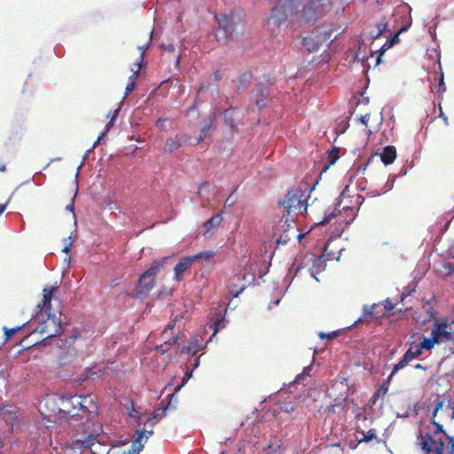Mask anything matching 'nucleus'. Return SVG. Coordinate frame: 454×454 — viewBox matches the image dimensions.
<instances>
[{"label": "nucleus", "instance_id": "f257e3e1", "mask_svg": "<svg viewBox=\"0 0 454 454\" xmlns=\"http://www.w3.org/2000/svg\"><path fill=\"white\" fill-rule=\"evenodd\" d=\"M58 289V286L45 287L43 289L42 303L37 305L39 311L33 317L31 322L37 326L32 333H40L43 340L55 337L61 333L62 326L60 311H51L52 294Z\"/></svg>", "mask_w": 454, "mask_h": 454}, {"label": "nucleus", "instance_id": "f03ea898", "mask_svg": "<svg viewBox=\"0 0 454 454\" xmlns=\"http://www.w3.org/2000/svg\"><path fill=\"white\" fill-rule=\"evenodd\" d=\"M300 0H279L264 22L266 30L276 36L289 25H301L298 18Z\"/></svg>", "mask_w": 454, "mask_h": 454}, {"label": "nucleus", "instance_id": "7ed1b4c3", "mask_svg": "<svg viewBox=\"0 0 454 454\" xmlns=\"http://www.w3.org/2000/svg\"><path fill=\"white\" fill-rule=\"evenodd\" d=\"M218 27L215 39L218 43H227L234 33L243 28V16L240 12L232 11L229 14L220 13L215 16Z\"/></svg>", "mask_w": 454, "mask_h": 454}, {"label": "nucleus", "instance_id": "20e7f679", "mask_svg": "<svg viewBox=\"0 0 454 454\" xmlns=\"http://www.w3.org/2000/svg\"><path fill=\"white\" fill-rule=\"evenodd\" d=\"M332 0H300L298 18L301 24L316 21L332 9Z\"/></svg>", "mask_w": 454, "mask_h": 454}, {"label": "nucleus", "instance_id": "39448f33", "mask_svg": "<svg viewBox=\"0 0 454 454\" xmlns=\"http://www.w3.org/2000/svg\"><path fill=\"white\" fill-rule=\"evenodd\" d=\"M308 196L306 190H290L278 203L284 207L287 215H304L308 208Z\"/></svg>", "mask_w": 454, "mask_h": 454}, {"label": "nucleus", "instance_id": "423d86ee", "mask_svg": "<svg viewBox=\"0 0 454 454\" xmlns=\"http://www.w3.org/2000/svg\"><path fill=\"white\" fill-rule=\"evenodd\" d=\"M454 321L449 322L447 318L436 319L433 323L431 335L434 337L437 344H445L450 354H454Z\"/></svg>", "mask_w": 454, "mask_h": 454}, {"label": "nucleus", "instance_id": "0eeeda50", "mask_svg": "<svg viewBox=\"0 0 454 454\" xmlns=\"http://www.w3.org/2000/svg\"><path fill=\"white\" fill-rule=\"evenodd\" d=\"M63 405L64 408L59 411H63L72 418H82L88 412H92L91 408H96L90 395H72L63 402Z\"/></svg>", "mask_w": 454, "mask_h": 454}, {"label": "nucleus", "instance_id": "6e6552de", "mask_svg": "<svg viewBox=\"0 0 454 454\" xmlns=\"http://www.w3.org/2000/svg\"><path fill=\"white\" fill-rule=\"evenodd\" d=\"M18 426V416L16 412L0 408V435H8L14 432Z\"/></svg>", "mask_w": 454, "mask_h": 454}, {"label": "nucleus", "instance_id": "1a4fd4ad", "mask_svg": "<svg viewBox=\"0 0 454 454\" xmlns=\"http://www.w3.org/2000/svg\"><path fill=\"white\" fill-rule=\"evenodd\" d=\"M335 31V27L333 24L325 23L321 26L315 27L311 32L317 37L318 42L322 44H326L328 42H333L337 38L335 35L332 38L333 33Z\"/></svg>", "mask_w": 454, "mask_h": 454}, {"label": "nucleus", "instance_id": "9d476101", "mask_svg": "<svg viewBox=\"0 0 454 454\" xmlns=\"http://www.w3.org/2000/svg\"><path fill=\"white\" fill-rule=\"evenodd\" d=\"M156 278L144 272L138 279L136 289L137 296H145L155 286Z\"/></svg>", "mask_w": 454, "mask_h": 454}, {"label": "nucleus", "instance_id": "9b49d317", "mask_svg": "<svg viewBox=\"0 0 454 454\" xmlns=\"http://www.w3.org/2000/svg\"><path fill=\"white\" fill-rule=\"evenodd\" d=\"M175 324L176 322L172 321L170 318V321L167 325L165 330L162 332V339L164 340V343L156 347V349L161 354L168 352L169 348L175 345L177 341L176 336L168 337V331H171L175 327Z\"/></svg>", "mask_w": 454, "mask_h": 454}, {"label": "nucleus", "instance_id": "f8f14e48", "mask_svg": "<svg viewBox=\"0 0 454 454\" xmlns=\"http://www.w3.org/2000/svg\"><path fill=\"white\" fill-rule=\"evenodd\" d=\"M194 261L192 256L182 258L174 268L175 279L177 282L183 280L184 273L191 268Z\"/></svg>", "mask_w": 454, "mask_h": 454}, {"label": "nucleus", "instance_id": "ddd939ff", "mask_svg": "<svg viewBox=\"0 0 454 454\" xmlns=\"http://www.w3.org/2000/svg\"><path fill=\"white\" fill-rule=\"evenodd\" d=\"M223 221V217L221 214H215L211 218L207 220L204 223L205 232L203 233L204 237L209 238L211 235L218 229L221 223Z\"/></svg>", "mask_w": 454, "mask_h": 454}, {"label": "nucleus", "instance_id": "4468645a", "mask_svg": "<svg viewBox=\"0 0 454 454\" xmlns=\"http://www.w3.org/2000/svg\"><path fill=\"white\" fill-rule=\"evenodd\" d=\"M170 258L171 257H169V256H165V257L154 260L151 263L148 270H146L145 272L147 273L148 275L155 278L156 275L160 271V270L166 266V264L168 263V262Z\"/></svg>", "mask_w": 454, "mask_h": 454}, {"label": "nucleus", "instance_id": "2eb2a0df", "mask_svg": "<svg viewBox=\"0 0 454 454\" xmlns=\"http://www.w3.org/2000/svg\"><path fill=\"white\" fill-rule=\"evenodd\" d=\"M387 30V22L383 19L381 21L378 22L374 28L371 29L367 33L366 38L371 41H374L379 38L384 32Z\"/></svg>", "mask_w": 454, "mask_h": 454}, {"label": "nucleus", "instance_id": "dca6fc26", "mask_svg": "<svg viewBox=\"0 0 454 454\" xmlns=\"http://www.w3.org/2000/svg\"><path fill=\"white\" fill-rule=\"evenodd\" d=\"M416 357L414 356L412 350L408 348V350L403 354V356L400 358L397 364H395L393 367V373H397L398 371L405 368L410 364L411 361H413Z\"/></svg>", "mask_w": 454, "mask_h": 454}, {"label": "nucleus", "instance_id": "f3484780", "mask_svg": "<svg viewBox=\"0 0 454 454\" xmlns=\"http://www.w3.org/2000/svg\"><path fill=\"white\" fill-rule=\"evenodd\" d=\"M303 46L309 52H313L317 51L322 46V44L311 32L309 35L303 38Z\"/></svg>", "mask_w": 454, "mask_h": 454}, {"label": "nucleus", "instance_id": "a211bd4d", "mask_svg": "<svg viewBox=\"0 0 454 454\" xmlns=\"http://www.w3.org/2000/svg\"><path fill=\"white\" fill-rule=\"evenodd\" d=\"M380 158L385 165L392 164L396 158L395 147L393 145L385 146Z\"/></svg>", "mask_w": 454, "mask_h": 454}, {"label": "nucleus", "instance_id": "6ab92c4d", "mask_svg": "<svg viewBox=\"0 0 454 454\" xmlns=\"http://www.w3.org/2000/svg\"><path fill=\"white\" fill-rule=\"evenodd\" d=\"M267 97H268L267 89L262 84L258 85L256 88V98H255V104H256L258 109H262L266 106Z\"/></svg>", "mask_w": 454, "mask_h": 454}, {"label": "nucleus", "instance_id": "aec40b11", "mask_svg": "<svg viewBox=\"0 0 454 454\" xmlns=\"http://www.w3.org/2000/svg\"><path fill=\"white\" fill-rule=\"evenodd\" d=\"M444 404V400L442 399H440V398H437L436 402H435V405H434V411H433V417H432V424H434L435 426V429L434 431V434H439V433H445L443 431V427L442 424H440L439 422H436L434 420V417L436 416V413L438 412V411L440 409L442 408Z\"/></svg>", "mask_w": 454, "mask_h": 454}, {"label": "nucleus", "instance_id": "412c9836", "mask_svg": "<svg viewBox=\"0 0 454 454\" xmlns=\"http://www.w3.org/2000/svg\"><path fill=\"white\" fill-rule=\"evenodd\" d=\"M215 120H216V116L215 114L208 115L207 118H205L203 120L202 126H201V134L202 135L198 139L199 143L200 141H202L204 139V137L207 136V133L213 127L214 123L215 122Z\"/></svg>", "mask_w": 454, "mask_h": 454}, {"label": "nucleus", "instance_id": "4be33fe9", "mask_svg": "<svg viewBox=\"0 0 454 454\" xmlns=\"http://www.w3.org/2000/svg\"><path fill=\"white\" fill-rule=\"evenodd\" d=\"M223 320L224 316H222L221 310L215 313V316L211 318L209 323V328L214 329V334H215L220 329L224 327Z\"/></svg>", "mask_w": 454, "mask_h": 454}, {"label": "nucleus", "instance_id": "5701e85b", "mask_svg": "<svg viewBox=\"0 0 454 454\" xmlns=\"http://www.w3.org/2000/svg\"><path fill=\"white\" fill-rule=\"evenodd\" d=\"M76 443L81 448H90L91 450V452L95 454V450L92 449L93 446H95L98 442L97 437L94 434H89L87 435L83 440L78 439L76 440Z\"/></svg>", "mask_w": 454, "mask_h": 454}, {"label": "nucleus", "instance_id": "b1692460", "mask_svg": "<svg viewBox=\"0 0 454 454\" xmlns=\"http://www.w3.org/2000/svg\"><path fill=\"white\" fill-rule=\"evenodd\" d=\"M137 69L134 74L129 77L130 82L128 83L125 89V93L123 98H125L131 91H133L136 88V80L139 74L141 69V64L136 63Z\"/></svg>", "mask_w": 454, "mask_h": 454}, {"label": "nucleus", "instance_id": "393cba45", "mask_svg": "<svg viewBox=\"0 0 454 454\" xmlns=\"http://www.w3.org/2000/svg\"><path fill=\"white\" fill-rule=\"evenodd\" d=\"M419 439H423V441L420 442L421 449L427 451V454H429L430 452H434V440L430 434H427V437L424 439L422 434H419L418 436Z\"/></svg>", "mask_w": 454, "mask_h": 454}, {"label": "nucleus", "instance_id": "a878e982", "mask_svg": "<svg viewBox=\"0 0 454 454\" xmlns=\"http://www.w3.org/2000/svg\"><path fill=\"white\" fill-rule=\"evenodd\" d=\"M356 432L360 433L362 434V437L360 439H357L358 443L369 442L372 440H378V437H377V434H376V432L374 429H370L367 432L356 430Z\"/></svg>", "mask_w": 454, "mask_h": 454}, {"label": "nucleus", "instance_id": "bb28decb", "mask_svg": "<svg viewBox=\"0 0 454 454\" xmlns=\"http://www.w3.org/2000/svg\"><path fill=\"white\" fill-rule=\"evenodd\" d=\"M120 109H116L114 113V115L111 119V121L106 125V129L104 132L101 133V135L98 137L97 141L93 145V148H95L100 142V140L106 135V133L109 131V129L113 127L114 120L117 118L119 114Z\"/></svg>", "mask_w": 454, "mask_h": 454}, {"label": "nucleus", "instance_id": "cd10ccee", "mask_svg": "<svg viewBox=\"0 0 454 454\" xmlns=\"http://www.w3.org/2000/svg\"><path fill=\"white\" fill-rule=\"evenodd\" d=\"M377 305L376 304H372V306H367V305H364L363 307V314H362V317H359L356 321H355V325L358 324L359 322H361L363 319H366L367 317H373L374 314H375V309H376Z\"/></svg>", "mask_w": 454, "mask_h": 454}, {"label": "nucleus", "instance_id": "c85d7f7f", "mask_svg": "<svg viewBox=\"0 0 454 454\" xmlns=\"http://www.w3.org/2000/svg\"><path fill=\"white\" fill-rule=\"evenodd\" d=\"M342 210H343V213L345 215H347V216L348 217V218L344 219L345 223L348 224L351 222H353V220L355 219V217L356 215L357 208H356L354 207L345 206V207H343Z\"/></svg>", "mask_w": 454, "mask_h": 454}, {"label": "nucleus", "instance_id": "c756f323", "mask_svg": "<svg viewBox=\"0 0 454 454\" xmlns=\"http://www.w3.org/2000/svg\"><path fill=\"white\" fill-rule=\"evenodd\" d=\"M387 391H388V387L386 386V384H381V386L378 388V390L372 394L370 402L372 404H375L377 400L380 398V395L384 396Z\"/></svg>", "mask_w": 454, "mask_h": 454}, {"label": "nucleus", "instance_id": "7c9ffc66", "mask_svg": "<svg viewBox=\"0 0 454 454\" xmlns=\"http://www.w3.org/2000/svg\"><path fill=\"white\" fill-rule=\"evenodd\" d=\"M180 146H181V144H180L179 141H177L176 139H173V138H168L166 141V144H165V146H164V151L166 153H170L173 151L178 149Z\"/></svg>", "mask_w": 454, "mask_h": 454}, {"label": "nucleus", "instance_id": "2f4dec72", "mask_svg": "<svg viewBox=\"0 0 454 454\" xmlns=\"http://www.w3.org/2000/svg\"><path fill=\"white\" fill-rule=\"evenodd\" d=\"M437 344L434 336L430 338H423L422 341L419 344L422 349L431 350L434 345Z\"/></svg>", "mask_w": 454, "mask_h": 454}, {"label": "nucleus", "instance_id": "473e14b6", "mask_svg": "<svg viewBox=\"0 0 454 454\" xmlns=\"http://www.w3.org/2000/svg\"><path fill=\"white\" fill-rule=\"evenodd\" d=\"M215 255V251H213V250H207V251H203V252H200V253H198V254L192 255V258L195 262V261H197L199 259L209 260V259L213 258Z\"/></svg>", "mask_w": 454, "mask_h": 454}, {"label": "nucleus", "instance_id": "72a5a7b5", "mask_svg": "<svg viewBox=\"0 0 454 454\" xmlns=\"http://www.w3.org/2000/svg\"><path fill=\"white\" fill-rule=\"evenodd\" d=\"M251 74H243L239 78V85L238 90H245L247 85L250 82Z\"/></svg>", "mask_w": 454, "mask_h": 454}, {"label": "nucleus", "instance_id": "f704fd0d", "mask_svg": "<svg viewBox=\"0 0 454 454\" xmlns=\"http://www.w3.org/2000/svg\"><path fill=\"white\" fill-rule=\"evenodd\" d=\"M223 114H224L225 124L230 126L231 129L233 130L235 129V125H234V121L232 118V110L228 109L223 113Z\"/></svg>", "mask_w": 454, "mask_h": 454}, {"label": "nucleus", "instance_id": "c9c22d12", "mask_svg": "<svg viewBox=\"0 0 454 454\" xmlns=\"http://www.w3.org/2000/svg\"><path fill=\"white\" fill-rule=\"evenodd\" d=\"M393 46V44L391 43V42L389 40H387L385 42V43L380 47V49L379 50V55L377 56V64H380V61H381V57L383 56V54L388 50L390 49L391 47Z\"/></svg>", "mask_w": 454, "mask_h": 454}, {"label": "nucleus", "instance_id": "e433bc0d", "mask_svg": "<svg viewBox=\"0 0 454 454\" xmlns=\"http://www.w3.org/2000/svg\"><path fill=\"white\" fill-rule=\"evenodd\" d=\"M236 191H237V188L225 200L224 207H231L237 203L238 198L235 195Z\"/></svg>", "mask_w": 454, "mask_h": 454}, {"label": "nucleus", "instance_id": "4c0bfd02", "mask_svg": "<svg viewBox=\"0 0 454 454\" xmlns=\"http://www.w3.org/2000/svg\"><path fill=\"white\" fill-rule=\"evenodd\" d=\"M25 325H26V324H23L21 326H16V327H12V328L4 327V330L5 339L6 340L10 339L12 335L17 333Z\"/></svg>", "mask_w": 454, "mask_h": 454}, {"label": "nucleus", "instance_id": "58836bf2", "mask_svg": "<svg viewBox=\"0 0 454 454\" xmlns=\"http://www.w3.org/2000/svg\"><path fill=\"white\" fill-rule=\"evenodd\" d=\"M409 348L411 350H412V353L416 358L420 356L423 354V349L421 348H419V345L418 343H416L415 341H412L410 343Z\"/></svg>", "mask_w": 454, "mask_h": 454}, {"label": "nucleus", "instance_id": "ea45409f", "mask_svg": "<svg viewBox=\"0 0 454 454\" xmlns=\"http://www.w3.org/2000/svg\"><path fill=\"white\" fill-rule=\"evenodd\" d=\"M170 403H168L166 406H164L162 409H157L153 413V419H162L166 413L168 409L169 408Z\"/></svg>", "mask_w": 454, "mask_h": 454}, {"label": "nucleus", "instance_id": "a19ab883", "mask_svg": "<svg viewBox=\"0 0 454 454\" xmlns=\"http://www.w3.org/2000/svg\"><path fill=\"white\" fill-rule=\"evenodd\" d=\"M200 337L194 338L192 340V341L190 343V345L188 346L189 352H192L193 354H195L198 351V348L200 347Z\"/></svg>", "mask_w": 454, "mask_h": 454}, {"label": "nucleus", "instance_id": "79ce46f5", "mask_svg": "<svg viewBox=\"0 0 454 454\" xmlns=\"http://www.w3.org/2000/svg\"><path fill=\"white\" fill-rule=\"evenodd\" d=\"M337 213H340V210L334 208L328 215L325 216L324 220L320 223H328L333 218H334L337 215Z\"/></svg>", "mask_w": 454, "mask_h": 454}, {"label": "nucleus", "instance_id": "37998d69", "mask_svg": "<svg viewBox=\"0 0 454 454\" xmlns=\"http://www.w3.org/2000/svg\"><path fill=\"white\" fill-rule=\"evenodd\" d=\"M318 336L322 340H324V339L333 340L338 336V332H332L330 333H325L323 332H320V333H318Z\"/></svg>", "mask_w": 454, "mask_h": 454}, {"label": "nucleus", "instance_id": "c03bdc74", "mask_svg": "<svg viewBox=\"0 0 454 454\" xmlns=\"http://www.w3.org/2000/svg\"><path fill=\"white\" fill-rule=\"evenodd\" d=\"M406 30V27H401L390 39L389 41L391 42V43L394 45L395 43H397L399 42V35L403 32V31H405Z\"/></svg>", "mask_w": 454, "mask_h": 454}, {"label": "nucleus", "instance_id": "a18cd8bd", "mask_svg": "<svg viewBox=\"0 0 454 454\" xmlns=\"http://www.w3.org/2000/svg\"><path fill=\"white\" fill-rule=\"evenodd\" d=\"M54 399L55 397L53 395H46L41 402H40V405L42 406L43 404L46 407L48 405L49 403L51 402H54Z\"/></svg>", "mask_w": 454, "mask_h": 454}, {"label": "nucleus", "instance_id": "49530a36", "mask_svg": "<svg viewBox=\"0 0 454 454\" xmlns=\"http://www.w3.org/2000/svg\"><path fill=\"white\" fill-rule=\"evenodd\" d=\"M212 77L214 81L218 82L223 79V73L221 70H216L213 73Z\"/></svg>", "mask_w": 454, "mask_h": 454}, {"label": "nucleus", "instance_id": "de8ad7c7", "mask_svg": "<svg viewBox=\"0 0 454 454\" xmlns=\"http://www.w3.org/2000/svg\"><path fill=\"white\" fill-rule=\"evenodd\" d=\"M172 289L171 288H163L159 293V297H165V296H170L172 294Z\"/></svg>", "mask_w": 454, "mask_h": 454}, {"label": "nucleus", "instance_id": "09e8293b", "mask_svg": "<svg viewBox=\"0 0 454 454\" xmlns=\"http://www.w3.org/2000/svg\"><path fill=\"white\" fill-rule=\"evenodd\" d=\"M438 86H439V89L437 90V92L444 91L445 90L444 81H443V74H441V76L439 78Z\"/></svg>", "mask_w": 454, "mask_h": 454}, {"label": "nucleus", "instance_id": "8fccbe9b", "mask_svg": "<svg viewBox=\"0 0 454 454\" xmlns=\"http://www.w3.org/2000/svg\"><path fill=\"white\" fill-rule=\"evenodd\" d=\"M168 120L167 119H163V118H160L157 122H156V125L157 127L160 129H165V122L167 121Z\"/></svg>", "mask_w": 454, "mask_h": 454}, {"label": "nucleus", "instance_id": "3c124183", "mask_svg": "<svg viewBox=\"0 0 454 454\" xmlns=\"http://www.w3.org/2000/svg\"><path fill=\"white\" fill-rule=\"evenodd\" d=\"M450 444V454H454V437L453 436H448Z\"/></svg>", "mask_w": 454, "mask_h": 454}, {"label": "nucleus", "instance_id": "603ef678", "mask_svg": "<svg viewBox=\"0 0 454 454\" xmlns=\"http://www.w3.org/2000/svg\"><path fill=\"white\" fill-rule=\"evenodd\" d=\"M184 315L183 313H179V314H176L175 315L174 313H172L170 318L172 319V321L174 322H177V321H180L182 318H183Z\"/></svg>", "mask_w": 454, "mask_h": 454}, {"label": "nucleus", "instance_id": "864d4df0", "mask_svg": "<svg viewBox=\"0 0 454 454\" xmlns=\"http://www.w3.org/2000/svg\"><path fill=\"white\" fill-rule=\"evenodd\" d=\"M161 47L165 50V51H168L169 52H172L175 51V45L172 44V43H168V44H162Z\"/></svg>", "mask_w": 454, "mask_h": 454}, {"label": "nucleus", "instance_id": "5fc2aeb1", "mask_svg": "<svg viewBox=\"0 0 454 454\" xmlns=\"http://www.w3.org/2000/svg\"><path fill=\"white\" fill-rule=\"evenodd\" d=\"M209 82H204L202 83L199 88V92L207 90L209 89Z\"/></svg>", "mask_w": 454, "mask_h": 454}, {"label": "nucleus", "instance_id": "6e6d98bb", "mask_svg": "<svg viewBox=\"0 0 454 454\" xmlns=\"http://www.w3.org/2000/svg\"><path fill=\"white\" fill-rule=\"evenodd\" d=\"M395 373H393V370L391 371L390 374L388 375V377L387 378V380H384V382L382 384H386V386H389L390 384V381L393 378V376L395 375Z\"/></svg>", "mask_w": 454, "mask_h": 454}, {"label": "nucleus", "instance_id": "4d7b16f0", "mask_svg": "<svg viewBox=\"0 0 454 454\" xmlns=\"http://www.w3.org/2000/svg\"><path fill=\"white\" fill-rule=\"evenodd\" d=\"M414 368H415L416 370H422V371H424V372L427 371V369H428V367H427V366H426V365H424V364H415V365H414Z\"/></svg>", "mask_w": 454, "mask_h": 454}, {"label": "nucleus", "instance_id": "13d9d810", "mask_svg": "<svg viewBox=\"0 0 454 454\" xmlns=\"http://www.w3.org/2000/svg\"><path fill=\"white\" fill-rule=\"evenodd\" d=\"M443 267L444 269L448 270V273L454 271V266L452 263H445Z\"/></svg>", "mask_w": 454, "mask_h": 454}, {"label": "nucleus", "instance_id": "bf43d9fd", "mask_svg": "<svg viewBox=\"0 0 454 454\" xmlns=\"http://www.w3.org/2000/svg\"><path fill=\"white\" fill-rule=\"evenodd\" d=\"M145 434L144 437H145V441L146 442V441H147V439H148L151 435H153V429H150V430H145Z\"/></svg>", "mask_w": 454, "mask_h": 454}, {"label": "nucleus", "instance_id": "052dcab7", "mask_svg": "<svg viewBox=\"0 0 454 454\" xmlns=\"http://www.w3.org/2000/svg\"><path fill=\"white\" fill-rule=\"evenodd\" d=\"M360 120H361V122L363 124L367 126V122H368V120H369V115H363Z\"/></svg>", "mask_w": 454, "mask_h": 454}, {"label": "nucleus", "instance_id": "680f3d73", "mask_svg": "<svg viewBox=\"0 0 454 454\" xmlns=\"http://www.w3.org/2000/svg\"><path fill=\"white\" fill-rule=\"evenodd\" d=\"M70 247H71V243H68L67 245H66L64 247V248L62 249V252L65 254H68L70 252Z\"/></svg>", "mask_w": 454, "mask_h": 454}, {"label": "nucleus", "instance_id": "e2e57ef3", "mask_svg": "<svg viewBox=\"0 0 454 454\" xmlns=\"http://www.w3.org/2000/svg\"><path fill=\"white\" fill-rule=\"evenodd\" d=\"M5 446L4 441L2 439V435H0V454L3 453V449Z\"/></svg>", "mask_w": 454, "mask_h": 454}, {"label": "nucleus", "instance_id": "0e129e2a", "mask_svg": "<svg viewBox=\"0 0 454 454\" xmlns=\"http://www.w3.org/2000/svg\"><path fill=\"white\" fill-rule=\"evenodd\" d=\"M393 183H394V181H391V183L387 182V188L385 191H383L382 192L385 193V192H387V191L391 190V188L393 186Z\"/></svg>", "mask_w": 454, "mask_h": 454}, {"label": "nucleus", "instance_id": "69168bd1", "mask_svg": "<svg viewBox=\"0 0 454 454\" xmlns=\"http://www.w3.org/2000/svg\"><path fill=\"white\" fill-rule=\"evenodd\" d=\"M363 201H364V198L360 195H357L356 203L360 205L363 203Z\"/></svg>", "mask_w": 454, "mask_h": 454}, {"label": "nucleus", "instance_id": "338daca9", "mask_svg": "<svg viewBox=\"0 0 454 454\" xmlns=\"http://www.w3.org/2000/svg\"><path fill=\"white\" fill-rule=\"evenodd\" d=\"M440 117L442 118V120L444 121L445 124H448V118H447V116L442 112H441V114H440Z\"/></svg>", "mask_w": 454, "mask_h": 454}, {"label": "nucleus", "instance_id": "774afa93", "mask_svg": "<svg viewBox=\"0 0 454 454\" xmlns=\"http://www.w3.org/2000/svg\"><path fill=\"white\" fill-rule=\"evenodd\" d=\"M6 204H0V215L4 212Z\"/></svg>", "mask_w": 454, "mask_h": 454}]
</instances>
